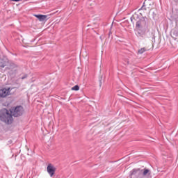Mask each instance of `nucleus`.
Instances as JSON below:
<instances>
[{"mask_svg":"<svg viewBox=\"0 0 178 178\" xmlns=\"http://www.w3.org/2000/svg\"><path fill=\"white\" fill-rule=\"evenodd\" d=\"M0 120L6 124H12L13 123V115L9 110L3 108L0 111Z\"/></svg>","mask_w":178,"mask_h":178,"instance_id":"nucleus-1","label":"nucleus"},{"mask_svg":"<svg viewBox=\"0 0 178 178\" xmlns=\"http://www.w3.org/2000/svg\"><path fill=\"white\" fill-rule=\"evenodd\" d=\"M136 27L138 30H143L148 27V19L146 17H143L136 22Z\"/></svg>","mask_w":178,"mask_h":178,"instance_id":"nucleus-2","label":"nucleus"},{"mask_svg":"<svg viewBox=\"0 0 178 178\" xmlns=\"http://www.w3.org/2000/svg\"><path fill=\"white\" fill-rule=\"evenodd\" d=\"M10 113L14 118H19V116H22L24 113V108L22 106L13 107L10 110Z\"/></svg>","mask_w":178,"mask_h":178,"instance_id":"nucleus-3","label":"nucleus"},{"mask_svg":"<svg viewBox=\"0 0 178 178\" xmlns=\"http://www.w3.org/2000/svg\"><path fill=\"white\" fill-rule=\"evenodd\" d=\"M47 170L50 177H53L54 175H55V172H56V168L51 163H49L47 167Z\"/></svg>","mask_w":178,"mask_h":178,"instance_id":"nucleus-4","label":"nucleus"},{"mask_svg":"<svg viewBox=\"0 0 178 178\" xmlns=\"http://www.w3.org/2000/svg\"><path fill=\"white\" fill-rule=\"evenodd\" d=\"M149 6H151V0H145L142 7L138 10H147V8L149 9Z\"/></svg>","mask_w":178,"mask_h":178,"instance_id":"nucleus-5","label":"nucleus"},{"mask_svg":"<svg viewBox=\"0 0 178 178\" xmlns=\"http://www.w3.org/2000/svg\"><path fill=\"white\" fill-rule=\"evenodd\" d=\"M9 90H10V88L0 89V97H1V98H5L6 97H8V95H9V92H10Z\"/></svg>","mask_w":178,"mask_h":178,"instance_id":"nucleus-6","label":"nucleus"},{"mask_svg":"<svg viewBox=\"0 0 178 178\" xmlns=\"http://www.w3.org/2000/svg\"><path fill=\"white\" fill-rule=\"evenodd\" d=\"M140 173H142L143 176H149L151 175V170L148 168H145L144 169L140 170Z\"/></svg>","mask_w":178,"mask_h":178,"instance_id":"nucleus-7","label":"nucleus"},{"mask_svg":"<svg viewBox=\"0 0 178 178\" xmlns=\"http://www.w3.org/2000/svg\"><path fill=\"white\" fill-rule=\"evenodd\" d=\"M141 169L140 168H134L131 172H130V175L129 176L131 177L130 178H131V177L134 175H137V173H141L140 172Z\"/></svg>","mask_w":178,"mask_h":178,"instance_id":"nucleus-8","label":"nucleus"},{"mask_svg":"<svg viewBox=\"0 0 178 178\" xmlns=\"http://www.w3.org/2000/svg\"><path fill=\"white\" fill-rule=\"evenodd\" d=\"M35 17L40 20V22H44V20H47V15H35Z\"/></svg>","mask_w":178,"mask_h":178,"instance_id":"nucleus-9","label":"nucleus"},{"mask_svg":"<svg viewBox=\"0 0 178 178\" xmlns=\"http://www.w3.org/2000/svg\"><path fill=\"white\" fill-rule=\"evenodd\" d=\"M137 19H138V14H137L136 13H135L131 17V23H133V24H134L135 20H137Z\"/></svg>","mask_w":178,"mask_h":178,"instance_id":"nucleus-10","label":"nucleus"},{"mask_svg":"<svg viewBox=\"0 0 178 178\" xmlns=\"http://www.w3.org/2000/svg\"><path fill=\"white\" fill-rule=\"evenodd\" d=\"M72 90L73 91H79V90H80V87L79 86V85H76L72 88Z\"/></svg>","mask_w":178,"mask_h":178,"instance_id":"nucleus-11","label":"nucleus"},{"mask_svg":"<svg viewBox=\"0 0 178 178\" xmlns=\"http://www.w3.org/2000/svg\"><path fill=\"white\" fill-rule=\"evenodd\" d=\"M145 51H147V49H145V47H143V48H141L140 49L138 50V54H140V55H141L144 52H145Z\"/></svg>","mask_w":178,"mask_h":178,"instance_id":"nucleus-12","label":"nucleus"},{"mask_svg":"<svg viewBox=\"0 0 178 178\" xmlns=\"http://www.w3.org/2000/svg\"><path fill=\"white\" fill-rule=\"evenodd\" d=\"M24 79H27V75H24V76L22 77V80H24Z\"/></svg>","mask_w":178,"mask_h":178,"instance_id":"nucleus-13","label":"nucleus"},{"mask_svg":"<svg viewBox=\"0 0 178 178\" xmlns=\"http://www.w3.org/2000/svg\"><path fill=\"white\" fill-rule=\"evenodd\" d=\"M5 66H6L5 64L0 65V67H5Z\"/></svg>","mask_w":178,"mask_h":178,"instance_id":"nucleus-14","label":"nucleus"},{"mask_svg":"<svg viewBox=\"0 0 178 178\" xmlns=\"http://www.w3.org/2000/svg\"><path fill=\"white\" fill-rule=\"evenodd\" d=\"M11 1H13V2H19V1L20 0H11Z\"/></svg>","mask_w":178,"mask_h":178,"instance_id":"nucleus-15","label":"nucleus"}]
</instances>
